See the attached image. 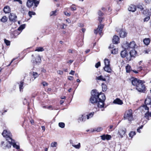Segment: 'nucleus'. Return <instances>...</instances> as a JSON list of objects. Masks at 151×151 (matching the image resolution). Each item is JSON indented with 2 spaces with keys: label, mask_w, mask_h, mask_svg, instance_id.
<instances>
[{
  "label": "nucleus",
  "mask_w": 151,
  "mask_h": 151,
  "mask_svg": "<svg viewBox=\"0 0 151 151\" xmlns=\"http://www.w3.org/2000/svg\"><path fill=\"white\" fill-rule=\"evenodd\" d=\"M91 96L90 101L92 104L97 103L98 107L100 109L104 108V103L106 97L104 94L101 93H100L96 90H93L91 92Z\"/></svg>",
  "instance_id": "f257e3e1"
},
{
  "label": "nucleus",
  "mask_w": 151,
  "mask_h": 151,
  "mask_svg": "<svg viewBox=\"0 0 151 151\" xmlns=\"http://www.w3.org/2000/svg\"><path fill=\"white\" fill-rule=\"evenodd\" d=\"M131 82L133 85L136 86V89L138 91L145 93L146 88L144 84V81L133 77L132 78Z\"/></svg>",
  "instance_id": "f03ea898"
},
{
  "label": "nucleus",
  "mask_w": 151,
  "mask_h": 151,
  "mask_svg": "<svg viewBox=\"0 0 151 151\" xmlns=\"http://www.w3.org/2000/svg\"><path fill=\"white\" fill-rule=\"evenodd\" d=\"M145 105L142 106L145 110L147 111L145 114V117L148 120L149 119V116L151 117V98L150 97H147L145 101Z\"/></svg>",
  "instance_id": "7ed1b4c3"
},
{
  "label": "nucleus",
  "mask_w": 151,
  "mask_h": 151,
  "mask_svg": "<svg viewBox=\"0 0 151 151\" xmlns=\"http://www.w3.org/2000/svg\"><path fill=\"white\" fill-rule=\"evenodd\" d=\"M12 145L14 148L17 149L19 148V146L17 145L15 143V141H14V143H12L10 142H9L6 139L5 141H2L1 144V147L3 149H6L10 148Z\"/></svg>",
  "instance_id": "20e7f679"
},
{
  "label": "nucleus",
  "mask_w": 151,
  "mask_h": 151,
  "mask_svg": "<svg viewBox=\"0 0 151 151\" xmlns=\"http://www.w3.org/2000/svg\"><path fill=\"white\" fill-rule=\"evenodd\" d=\"M2 134L3 137L6 138V139L9 142L12 143H14V140L12 139V135L10 131L4 130L2 132Z\"/></svg>",
  "instance_id": "39448f33"
},
{
  "label": "nucleus",
  "mask_w": 151,
  "mask_h": 151,
  "mask_svg": "<svg viewBox=\"0 0 151 151\" xmlns=\"http://www.w3.org/2000/svg\"><path fill=\"white\" fill-rule=\"evenodd\" d=\"M124 119H128L129 121H132L133 120L132 115V111L129 109L126 111L124 114Z\"/></svg>",
  "instance_id": "423d86ee"
},
{
  "label": "nucleus",
  "mask_w": 151,
  "mask_h": 151,
  "mask_svg": "<svg viewBox=\"0 0 151 151\" xmlns=\"http://www.w3.org/2000/svg\"><path fill=\"white\" fill-rule=\"evenodd\" d=\"M39 2L37 0H32V1H27L26 3V6L28 8H31L33 6V4H34V6L33 7V8L34 10L37 7L38 4H39Z\"/></svg>",
  "instance_id": "0eeeda50"
},
{
  "label": "nucleus",
  "mask_w": 151,
  "mask_h": 151,
  "mask_svg": "<svg viewBox=\"0 0 151 151\" xmlns=\"http://www.w3.org/2000/svg\"><path fill=\"white\" fill-rule=\"evenodd\" d=\"M104 61L105 65L104 68V70L109 73H110L111 71V69L110 67V61L108 59H105Z\"/></svg>",
  "instance_id": "6e6552de"
},
{
  "label": "nucleus",
  "mask_w": 151,
  "mask_h": 151,
  "mask_svg": "<svg viewBox=\"0 0 151 151\" xmlns=\"http://www.w3.org/2000/svg\"><path fill=\"white\" fill-rule=\"evenodd\" d=\"M126 44L127 45L125 46V49L129 50H130L131 49L134 48L136 45L135 42L133 41L128 43L127 42Z\"/></svg>",
  "instance_id": "1a4fd4ad"
},
{
  "label": "nucleus",
  "mask_w": 151,
  "mask_h": 151,
  "mask_svg": "<svg viewBox=\"0 0 151 151\" xmlns=\"http://www.w3.org/2000/svg\"><path fill=\"white\" fill-rule=\"evenodd\" d=\"M104 25L103 24H100L98 26V28L94 30V32L95 34H97L99 32L101 35L102 31L104 28Z\"/></svg>",
  "instance_id": "9d476101"
},
{
  "label": "nucleus",
  "mask_w": 151,
  "mask_h": 151,
  "mask_svg": "<svg viewBox=\"0 0 151 151\" xmlns=\"http://www.w3.org/2000/svg\"><path fill=\"white\" fill-rule=\"evenodd\" d=\"M136 52L135 50L133 49L131 50L129 52L130 56H129V57H127V60L128 61H130L131 60V57H134L136 55Z\"/></svg>",
  "instance_id": "9b49d317"
},
{
  "label": "nucleus",
  "mask_w": 151,
  "mask_h": 151,
  "mask_svg": "<svg viewBox=\"0 0 151 151\" xmlns=\"http://www.w3.org/2000/svg\"><path fill=\"white\" fill-rule=\"evenodd\" d=\"M17 17L16 15L13 13H10V15L9 16V19L10 21L13 22H15L16 21V19Z\"/></svg>",
  "instance_id": "f8f14e48"
},
{
  "label": "nucleus",
  "mask_w": 151,
  "mask_h": 151,
  "mask_svg": "<svg viewBox=\"0 0 151 151\" xmlns=\"http://www.w3.org/2000/svg\"><path fill=\"white\" fill-rule=\"evenodd\" d=\"M126 129L125 128H122L119 129V134L121 137L122 138L123 136L125 135Z\"/></svg>",
  "instance_id": "ddd939ff"
},
{
  "label": "nucleus",
  "mask_w": 151,
  "mask_h": 151,
  "mask_svg": "<svg viewBox=\"0 0 151 151\" xmlns=\"http://www.w3.org/2000/svg\"><path fill=\"white\" fill-rule=\"evenodd\" d=\"M41 60L39 55L37 56L35 59L33 60L32 63L34 65L39 64L41 62Z\"/></svg>",
  "instance_id": "4468645a"
},
{
  "label": "nucleus",
  "mask_w": 151,
  "mask_h": 151,
  "mask_svg": "<svg viewBox=\"0 0 151 151\" xmlns=\"http://www.w3.org/2000/svg\"><path fill=\"white\" fill-rule=\"evenodd\" d=\"M127 49L125 48L124 50L122 51L121 52L120 55L121 57L123 58H124L125 57L126 58L127 57H129L128 56V53L127 51Z\"/></svg>",
  "instance_id": "2eb2a0df"
},
{
  "label": "nucleus",
  "mask_w": 151,
  "mask_h": 151,
  "mask_svg": "<svg viewBox=\"0 0 151 151\" xmlns=\"http://www.w3.org/2000/svg\"><path fill=\"white\" fill-rule=\"evenodd\" d=\"M101 139L103 140H105V139L109 140L111 138V136L108 134H104L102 136H101Z\"/></svg>",
  "instance_id": "dca6fc26"
},
{
  "label": "nucleus",
  "mask_w": 151,
  "mask_h": 151,
  "mask_svg": "<svg viewBox=\"0 0 151 151\" xmlns=\"http://www.w3.org/2000/svg\"><path fill=\"white\" fill-rule=\"evenodd\" d=\"M119 40V37L116 35L114 36L112 40L113 43L114 44H117L118 43Z\"/></svg>",
  "instance_id": "f3484780"
},
{
  "label": "nucleus",
  "mask_w": 151,
  "mask_h": 151,
  "mask_svg": "<svg viewBox=\"0 0 151 151\" xmlns=\"http://www.w3.org/2000/svg\"><path fill=\"white\" fill-rule=\"evenodd\" d=\"M128 9L129 11L133 12L136 11V7L135 6L131 5L128 8Z\"/></svg>",
  "instance_id": "a211bd4d"
},
{
  "label": "nucleus",
  "mask_w": 151,
  "mask_h": 151,
  "mask_svg": "<svg viewBox=\"0 0 151 151\" xmlns=\"http://www.w3.org/2000/svg\"><path fill=\"white\" fill-rule=\"evenodd\" d=\"M113 103L115 104L119 105H122L123 103L122 101L120 99L118 98H117L114 100Z\"/></svg>",
  "instance_id": "6ab92c4d"
},
{
  "label": "nucleus",
  "mask_w": 151,
  "mask_h": 151,
  "mask_svg": "<svg viewBox=\"0 0 151 151\" xmlns=\"http://www.w3.org/2000/svg\"><path fill=\"white\" fill-rule=\"evenodd\" d=\"M120 37L124 38L127 35V33L124 31H123L122 30H121L119 32Z\"/></svg>",
  "instance_id": "aec40b11"
},
{
  "label": "nucleus",
  "mask_w": 151,
  "mask_h": 151,
  "mask_svg": "<svg viewBox=\"0 0 151 151\" xmlns=\"http://www.w3.org/2000/svg\"><path fill=\"white\" fill-rule=\"evenodd\" d=\"M24 82L23 81H21L19 85V91L21 92L23 91V89L24 88Z\"/></svg>",
  "instance_id": "412c9836"
},
{
  "label": "nucleus",
  "mask_w": 151,
  "mask_h": 151,
  "mask_svg": "<svg viewBox=\"0 0 151 151\" xmlns=\"http://www.w3.org/2000/svg\"><path fill=\"white\" fill-rule=\"evenodd\" d=\"M86 116L83 115H81V116L79 117L78 119L79 122H80L84 121L86 120Z\"/></svg>",
  "instance_id": "4be33fe9"
},
{
  "label": "nucleus",
  "mask_w": 151,
  "mask_h": 151,
  "mask_svg": "<svg viewBox=\"0 0 151 151\" xmlns=\"http://www.w3.org/2000/svg\"><path fill=\"white\" fill-rule=\"evenodd\" d=\"M4 12L5 13H8L10 11V9L8 6H6L3 9Z\"/></svg>",
  "instance_id": "5701e85b"
},
{
  "label": "nucleus",
  "mask_w": 151,
  "mask_h": 151,
  "mask_svg": "<svg viewBox=\"0 0 151 151\" xmlns=\"http://www.w3.org/2000/svg\"><path fill=\"white\" fill-rule=\"evenodd\" d=\"M143 42L146 45H147L150 43V40L149 38H145L143 40Z\"/></svg>",
  "instance_id": "b1692460"
},
{
  "label": "nucleus",
  "mask_w": 151,
  "mask_h": 151,
  "mask_svg": "<svg viewBox=\"0 0 151 151\" xmlns=\"http://www.w3.org/2000/svg\"><path fill=\"white\" fill-rule=\"evenodd\" d=\"M142 13L145 15L150 16L151 15V13L150 12H149L148 9H146L144 10L143 11Z\"/></svg>",
  "instance_id": "393cba45"
},
{
  "label": "nucleus",
  "mask_w": 151,
  "mask_h": 151,
  "mask_svg": "<svg viewBox=\"0 0 151 151\" xmlns=\"http://www.w3.org/2000/svg\"><path fill=\"white\" fill-rule=\"evenodd\" d=\"M70 143L72 145L73 147L76 149H79L80 147L81 144L80 143H78V144L77 145H74L73 143L71 142H70Z\"/></svg>",
  "instance_id": "a878e982"
},
{
  "label": "nucleus",
  "mask_w": 151,
  "mask_h": 151,
  "mask_svg": "<svg viewBox=\"0 0 151 151\" xmlns=\"http://www.w3.org/2000/svg\"><path fill=\"white\" fill-rule=\"evenodd\" d=\"M32 76H33V78L34 79L33 80V81L37 78L39 75V74H38L36 72H33L32 73Z\"/></svg>",
  "instance_id": "bb28decb"
},
{
  "label": "nucleus",
  "mask_w": 151,
  "mask_h": 151,
  "mask_svg": "<svg viewBox=\"0 0 151 151\" xmlns=\"http://www.w3.org/2000/svg\"><path fill=\"white\" fill-rule=\"evenodd\" d=\"M8 19V18L6 16H4L1 19V21L3 23L6 22Z\"/></svg>",
  "instance_id": "cd10ccee"
},
{
  "label": "nucleus",
  "mask_w": 151,
  "mask_h": 151,
  "mask_svg": "<svg viewBox=\"0 0 151 151\" xmlns=\"http://www.w3.org/2000/svg\"><path fill=\"white\" fill-rule=\"evenodd\" d=\"M103 129L102 127H98L97 128H95L92 131V132H94L95 131H97V132H99L101 130H102Z\"/></svg>",
  "instance_id": "c85d7f7f"
},
{
  "label": "nucleus",
  "mask_w": 151,
  "mask_h": 151,
  "mask_svg": "<svg viewBox=\"0 0 151 151\" xmlns=\"http://www.w3.org/2000/svg\"><path fill=\"white\" fill-rule=\"evenodd\" d=\"M29 97L28 96H26L24 99L23 101V103L24 105L25 104H29L28 102L27 101V99H29Z\"/></svg>",
  "instance_id": "c756f323"
},
{
  "label": "nucleus",
  "mask_w": 151,
  "mask_h": 151,
  "mask_svg": "<svg viewBox=\"0 0 151 151\" xmlns=\"http://www.w3.org/2000/svg\"><path fill=\"white\" fill-rule=\"evenodd\" d=\"M96 79L104 81H106V79L105 78H103V77L102 76H99L96 77Z\"/></svg>",
  "instance_id": "7c9ffc66"
},
{
  "label": "nucleus",
  "mask_w": 151,
  "mask_h": 151,
  "mask_svg": "<svg viewBox=\"0 0 151 151\" xmlns=\"http://www.w3.org/2000/svg\"><path fill=\"white\" fill-rule=\"evenodd\" d=\"M126 72L127 73H129L131 70V67L128 64L126 66Z\"/></svg>",
  "instance_id": "2f4dec72"
},
{
  "label": "nucleus",
  "mask_w": 151,
  "mask_h": 151,
  "mask_svg": "<svg viewBox=\"0 0 151 151\" xmlns=\"http://www.w3.org/2000/svg\"><path fill=\"white\" fill-rule=\"evenodd\" d=\"M101 86L102 87V91H106L107 89V87L106 85L104 83H102Z\"/></svg>",
  "instance_id": "473e14b6"
},
{
  "label": "nucleus",
  "mask_w": 151,
  "mask_h": 151,
  "mask_svg": "<svg viewBox=\"0 0 151 151\" xmlns=\"http://www.w3.org/2000/svg\"><path fill=\"white\" fill-rule=\"evenodd\" d=\"M44 49L43 47H39L36 48L35 51H37L38 52H42L44 50Z\"/></svg>",
  "instance_id": "72a5a7b5"
},
{
  "label": "nucleus",
  "mask_w": 151,
  "mask_h": 151,
  "mask_svg": "<svg viewBox=\"0 0 151 151\" xmlns=\"http://www.w3.org/2000/svg\"><path fill=\"white\" fill-rule=\"evenodd\" d=\"M94 112H91L89 114H88L86 116L87 119H88L89 118L92 117L94 115Z\"/></svg>",
  "instance_id": "f704fd0d"
},
{
  "label": "nucleus",
  "mask_w": 151,
  "mask_h": 151,
  "mask_svg": "<svg viewBox=\"0 0 151 151\" xmlns=\"http://www.w3.org/2000/svg\"><path fill=\"white\" fill-rule=\"evenodd\" d=\"M109 127L108 131L109 132H111L115 129V127L113 125H110Z\"/></svg>",
  "instance_id": "c9c22d12"
},
{
  "label": "nucleus",
  "mask_w": 151,
  "mask_h": 151,
  "mask_svg": "<svg viewBox=\"0 0 151 151\" xmlns=\"http://www.w3.org/2000/svg\"><path fill=\"white\" fill-rule=\"evenodd\" d=\"M25 27V24H23L21 25L18 28V30L19 31H22L24 29Z\"/></svg>",
  "instance_id": "e433bc0d"
},
{
  "label": "nucleus",
  "mask_w": 151,
  "mask_h": 151,
  "mask_svg": "<svg viewBox=\"0 0 151 151\" xmlns=\"http://www.w3.org/2000/svg\"><path fill=\"white\" fill-rule=\"evenodd\" d=\"M59 126L61 128H63L65 126V124L63 122H60L58 124Z\"/></svg>",
  "instance_id": "4c0bfd02"
},
{
  "label": "nucleus",
  "mask_w": 151,
  "mask_h": 151,
  "mask_svg": "<svg viewBox=\"0 0 151 151\" xmlns=\"http://www.w3.org/2000/svg\"><path fill=\"white\" fill-rule=\"evenodd\" d=\"M57 142H52L51 144V146L52 147H55L57 146Z\"/></svg>",
  "instance_id": "58836bf2"
},
{
  "label": "nucleus",
  "mask_w": 151,
  "mask_h": 151,
  "mask_svg": "<svg viewBox=\"0 0 151 151\" xmlns=\"http://www.w3.org/2000/svg\"><path fill=\"white\" fill-rule=\"evenodd\" d=\"M70 8L71 11H75L76 9V7L73 4L70 7Z\"/></svg>",
  "instance_id": "ea45409f"
},
{
  "label": "nucleus",
  "mask_w": 151,
  "mask_h": 151,
  "mask_svg": "<svg viewBox=\"0 0 151 151\" xmlns=\"http://www.w3.org/2000/svg\"><path fill=\"white\" fill-rule=\"evenodd\" d=\"M135 134L136 133L135 132L131 131L129 134V135L130 137H131L132 138L133 137V136L135 135Z\"/></svg>",
  "instance_id": "a19ab883"
},
{
  "label": "nucleus",
  "mask_w": 151,
  "mask_h": 151,
  "mask_svg": "<svg viewBox=\"0 0 151 151\" xmlns=\"http://www.w3.org/2000/svg\"><path fill=\"white\" fill-rule=\"evenodd\" d=\"M118 50L117 49L114 48L111 51V53L112 54H116L117 53Z\"/></svg>",
  "instance_id": "79ce46f5"
},
{
  "label": "nucleus",
  "mask_w": 151,
  "mask_h": 151,
  "mask_svg": "<svg viewBox=\"0 0 151 151\" xmlns=\"http://www.w3.org/2000/svg\"><path fill=\"white\" fill-rule=\"evenodd\" d=\"M28 14L30 17H32V15H35V13L33 12L29 11L28 12Z\"/></svg>",
  "instance_id": "37998d69"
},
{
  "label": "nucleus",
  "mask_w": 151,
  "mask_h": 151,
  "mask_svg": "<svg viewBox=\"0 0 151 151\" xmlns=\"http://www.w3.org/2000/svg\"><path fill=\"white\" fill-rule=\"evenodd\" d=\"M4 42L7 46H9L10 45V42L8 40H6L5 39L4 40Z\"/></svg>",
  "instance_id": "c03bdc74"
},
{
  "label": "nucleus",
  "mask_w": 151,
  "mask_h": 151,
  "mask_svg": "<svg viewBox=\"0 0 151 151\" xmlns=\"http://www.w3.org/2000/svg\"><path fill=\"white\" fill-rule=\"evenodd\" d=\"M56 12L57 11L56 10H55L54 11H52L50 13V16H52L53 15H56Z\"/></svg>",
  "instance_id": "a18cd8bd"
},
{
  "label": "nucleus",
  "mask_w": 151,
  "mask_h": 151,
  "mask_svg": "<svg viewBox=\"0 0 151 151\" xmlns=\"http://www.w3.org/2000/svg\"><path fill=\"white\" fill-rule=\"evenodd\" d=\"M137 7L138 9H139L141 11L143 9V8L142 5H138L137 6Z\"/></svg>",
  "instance_id": "49530a36"
},
{
  "label": "nucleus",
  "mask_w": 151,
  "mask_h": 151,
  "mask_svg": "<svg viewBox=\"0 0 151 151\" xmlns=\"http://www.w3.org/2000/svg\"><path fill=\"white\" fill-rule=\"evenodd\" d=\"M83 42H82L81 41H78L77 43V45L78 46H81L83 44Z\"/></svg>",
  "instance_id": "de8ad7c7"
},
{
  "label": "nucleus",
  "mask_w": 151,
  "mask_h": 151,
  "mask_svg": "<svg viewBox=\"0 0 151 151\" xmlns=\"http://www.w3.org/2000/svg\"><path fill=\"white\" fill-rule=\"evenodd\" d=\"M150 16H149V15H148V16H147V17H146L145 18H144V22H145V21H148L150 19Z\"/></svg>",
  "instance_id": "09e8293b"
},
{
  "label": "nucleus",
  "mask_w": 151,
  "mask_h": 151,
  "mask_svg": "<svg viewBox=\"0 0 151 151\" xmlns=\"http://www.w3.org/2000/svg\"><path fill=\"white\" fill-rule=\"evenodd\" d=\"M101 65V63L100 62H98L97 63H96L95 65V67L96 68H99V67Z\"/></svg>",
  "instance_id": "8fccbe9b"
},
{
  "label": "nucleus",
  "mask_w": 151,
  "mask_h": 151,
  "mask_svg": "<svg viewBox=\"0 0 151 151\" xmlns=\"http://www.w3.org/2000/svg\"><path fill=\"white\" fill-rule=\"evenodd\" d=\"M64 14L67 16H70V13L68 12H64Z\"/></svg>",
  "instance_id": "3c124183"
},
{
  "label": "nucleus",
  "mask_w": 151,
  "mask_h": 151,
  "mask_svg": "<svg viewBox=\"0 0 151 151\" xmlns=\"http://www.w3.org/2000/svg\"><path fill=\"white\" fill-rule=\"evenodd\" d=\"M98 14L99 16H103L104 15V14L101 11H99L98 12Z\"/></svg>",
  "instance_id": "603ef678"
},
{
  "label": "nucleus",
  "mask_w": 151,
  "mask_h": 151,
  "mask_svg": "<svg viewBox=\"0 0 151 151\" xmlns=\"http://www.w3.org/2000/svg\"><path fill=\"white\" fill-rule=\"evenodd\" d=\"M57 73L58 74H59L60 75H63V71L62 70H60L58 71L57 72Z\"/></svg>",
  "instance_id": "864d4df0"
},
{
  "label": "nucleus",
  "mask_w": 151,
  "mask_h": 151,
  "mask_svg": "<svg viewBox=\"0 0 151 151\" xmlns=\"http://www.w3.org/2000/svg\"><path fill=\"white\" fill-rule=\"evenodd\" d=\"M145 2L147 4H149L151 2V0H145Z\"/></svg>",
  "instance_id": "5fc2aeb1"
},
{
  "label": "nucleus",
  "mask_w": 151,
  "mask_h": 151,
  "mask_svg": "<svg viewBox=\"0 0 151 151\" xmlns=\"http://www.w3.org/2000/svg\"><path fill=\"white\" fill-rule=\"evenodd\" d=\"M42 84L44 86H47L48 85L47 83L45 82H43Z\"/></svg>",
  "instance_id": "6e6d98bb"
},
{
  "label": "nucleus",
  "mask_w": 151,
  "mask_h": 151,
  "mask_svg": "<svg viewBox=\"0 0 151 151\" xmlns=\"http://www.w3.org/2000/svg\"><path fill=\"white\" fill-rule=\"evenodd\" d=\"M102 19H103L101 17H99V20L100 23H101V22H102Z\"/></svg>",
  "instance_id": "4d7b16f0"
},
{
  "label": "nucleus",
  "mask_w": 151,
  "mask_h": 151,
  "mask_svg": "<svg viewBox=\"0 0 151 151\" xmlns=\"http://www.w3.org/2000/svg\"><path fill=\"white\" fill-rule=\"evenodd\" d=\"M68 79L70 80H72L73 79V78L72 76H69L68 77Z\"/></svg>",
  "instance_id": "13d9d810"
},
{
  "label": "nucleus",
  "mask_w": 151,
  "mask_h": 151,
  "mask_svg": "<svg viewBox=\"0 0 151 151\" xmlns=\"http://www.w3.org/2000/svg\"><path fill=\"white\" fill-rule=\"evenodd\" d=\"M75 72L74 71H73V70H71L70 72L69 73V74H71V75H73L74 73H75Z\"/></svg>",
  "instance_id": "bf43d9fd"
},
{
  "label": "nucleus",
  "mask_w": 151,
  "mask_h": 151,
  "mask_svg": "<svg viewBox=\"0 0 151 151\" xmlns=\"http://www.w3.org/2000/svg\"><path fill=\"white\" fill-rule=\"evenodd\" d=\"M142 67L141 66H139L137 68L138 71H141L142 70Z\"/></svg>",
  "instance_id": "052dcab7"
},
{
  "label": "nucleus",
  "mask_w": 151,
  "mask_h": 151,
  "mask_svg": "<svg viewBox=\"0 0 151 151\" xmlns=\"http://www.w3.org/2000/svg\"><path fill=\"white\" fill-rule=\"evenodd\" d=\"M114 45L113 44H111L109 46V48H114Z\"/></svg>",
  "instance_id": "680f3d73"
},
{
  "label": "nucleus",
  "mask_w": 151,
  "mask_h": 151,
  "mask_svg": "<svg viewBox=\"0 0 151 151\" xmlns=\"http://www.w3.org/2000/svg\"><path fill=\"white\" fill-rule=\"evenodd\" d=\"M14 1H18L20 4H22V1L21 0H14Z\"/></svg>",
  "instance_id": "e2e57ef3"
},
{
  "label": "nucleus",
  "mask_w": 151,
  "mask_h": 151,
  "mask_svg": "<svg viewBox=\"0 0 151 151\" xmlns=\"http://www.w3.org/2000/svg\"><path fill=\"white\" fill-rule=\"evenodd\" d=\"M41 128H42V129L43 130V131H45V127L44 126H42L41 127Z\"/></svg>",
  "instance_id": "0e129e2a"
},
{
  "label": "nucleus",
  "mask_w": 151,
  "mask_h": 151,
  "mask_svg": "<svg viewBox=\"0 0 151 151\" xmlns=\"http://www.w3.org/2000/svg\"><path fill=\"white\" fill-rule=\"evenodd\" d=\"M73 62V60H70L68 61L67 62L68 63H70V64H71Z\"/></svg>",
  "instance_id": "69168bd1"
},
{
  "label": "nucleus",
  "mask_w": 151,
  "mask_h": 151,
  "mask_svg": "<svg viewBox=\"0 0 151 151\" xmlns=\"http://www.w3.org/2000/svg\"><path fill=\"white\" fill-rule=\"evenodd\" d=\"M15 59L14 58L12 59V61H11V62L10 63V64L8 65V66H9L13 62V61H14L15 60Z\"/></svg>",
  "instance_id": "338daca9"
},
{
  "label": "nucleus",
  "mask_w": 151,
  "mask_h": 151,
  "mask_svg": "<svg viewBox=\"0 0 151 151\" xmlns=\"http://www.w3.org/2000/svg\"><path fill=\"white\" fill-rule=\"evenodd\" d=\"M81 30H82V32L83 33H84L86 31V29L84 28H82V29Z\"/></svg>",
  "instance_id": "774afa93"
}]
</instances>
